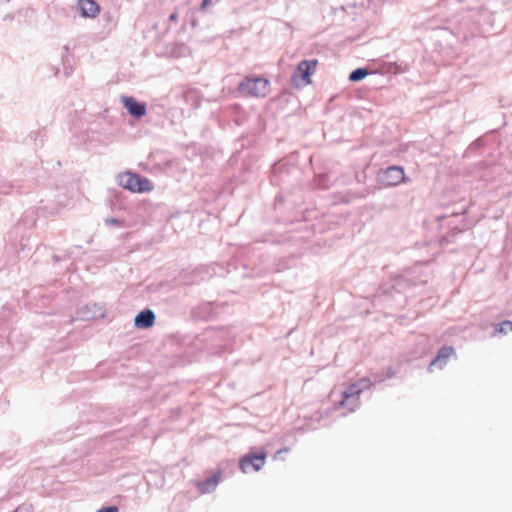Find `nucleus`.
I'll return each instance as SVG.
<instances>
[{
  "instance_id": "5",
  "label": "nucleus",
  "mask_w": 512,
  "mask_h": 512,
  "mask_svg": "<svg viewBox=\"0 0 512 512\" xmlns=\"http://www.w3.org/2000/svg\"><path fill=\"white\" fill-rule=\"evenodd\" d=\"M265 460V452L249 453L242 457V459L240 460V468L244 473H247L250 467L254 471H259L264 466Z\"/></svg>"
},
{
  "instance_id": "11",
  "label": "nucleus",
  "mask_w": 512,
  "mask_h": 512,
  "mask_svg": "<svg viewBox=\"0 0 512 512\" xmlns=\"http://www.w3.org/2000/svg\"><path fill=\"white\" fill-rule=\"evenodd\" d=\"M78 315L84 320H89L96 318L97 316H102L103 313L101 307H98L97 304H92L85 305L84 307L80 308L78 311Z\"/></svg>"
},
{
  "instance_id": "16",
  "label": "nucleus",
  "mask_w": 512,
  "mask_h": 512,
  "mask_svg": "<svg viewBox=\"0 0 512 512\" xmlns=\"http://www.w3.org/2000/svg\"><path fill=\"white\" fill-rule=\"evenodd\" d=\"M14 512H33V507L31 504H22L19 505Z\"/></svg>"
},
{
  "instance_id": "4",
  "label": "nucleus",
  "mask_w": 512,
  "mask_h": 512,
  "mask_svg": "<svg viewBox=\"0 0 512 512\" xmlns=\"http://www.w3.org/2000/svg\"><path fill=\"white\" fill-rule=\"evenodd\" d=\"M379 182L384 186H397L406 182L404 169L400 166H389L378 174Z\"/></svg>"
},
{
  "instance_id": "8",
  "label": "nucleus",
  "mask_w": 512,
  "mask_h": 512,
  "mask_svg": "<svg viewBox=\"0 0 512 512\" xmlns=\"http://www.w3.org/2000/svg\"><path fill=\"white\" fill-rule=\"evenodd\" d=\"M155 319L156 316L151 309H144L136 315L134 325L137 328L148 329L154 325Z\"/></svg>"
},
{
  "instance_id": "14",
  "label": "nucleus",
  "mask_w": 512,
  "mask_h": 512,
  "mask_svg": "<svg viewBox=\"0 0 512 512\" xmlns=\"http://www.w3.org/2000/svg\"><path fill=\"white\" fill-rule=\"evenodd\" d=\"M508 330L512 331V322L508 320L497 324L495 327V331L500 333H507Z\"/></svg>"
},
{
  "instance_id": "2",
  "label": "nucleus",
  "mask_w": 512,
  "mask_h": 512,
  "mask_svg": "<svg viewBox=\"0 0 512 512\" xmlns=\"http://www.w3.org/2000/svg\"><path fill=\"white\" fill-rule=\"evenodd\" d=\"M269 81L264 77H245L238 85V91L244 96L265 97Z\"/></svg>"
},
{
  "instance_id": "7",
  "label": "nucleus",
  "mask_w": 512,
  "mask_h": 512,
  "mask_svg": "<svg viewBox=\"0 0 512 512\" xmlns=\"http://www.w3.org/2000/svg\"><path fill=\"white\" fill-rule=\"evenodd\" d=\"M121 102L128 113L134 118L139 119L143 117L147 112L146 104L143 102H138L132 96H122Z\"/></svg>"
},
{
  "instance_id": "9",
  "label": "nucleus",
  "mask_w": 512,
  "mask_h": 512,
  "mask_svg": "<svg viewBox=\"0 0 512 512\" xmlns=\"http://www.w3.org/2000/svg\"><path fill=\"white\" fill-rule=\"evenodd\" d=\"M454 353V348L452 346H443L439 349L436 357L429 365V371L433 370L434 366L442 369L446 365L447 359Z\"/></svg>"
},
{
  "instance_id": "10",
  "label": "nucleus",
  "mask_w": 512,
  "mask_h": 512,
  "mask_svg": "<svg viewBox=\"0 0 512 512\" xmlns=\"http://www.w3.org/2000/svg\"><path fill=\"white\" fill-rule=\"evenodd\" d=\"M78 9L83 17H95L99 13V5L94 0H79Z\"/></svg>"
},
{
  "instance_id": "17",
  "label": "nucleus",
  "mask_w": 512,
  "mask_h": 512,
  "mask_svg": "<svg viewBox=\"0 0 512 512\" xmlns=\"http://www.w3.org/2000/svg\"><path fill=\"white\" fill-rule=\"evenodd\" d=\"M105 224L108 226L115 225L120 227L122 225V221L117 218L110 217L105 219Z\"/></svg>"
},
{
  "instance_id": "13",
  "label": "nucleus",
  "mask_w": 512,
  "mask_h": 512,
  "mask_svg": "<svg viewBox=\"0 0 512 512\" xmlns=\"http://www.w3.org/2000/svg\"><path fill=\"white\" fill-rule=\"evenodd\" d=\"M370 74V71L367 68L360 67L355 70H353L350 74L348 79L351 82H358L363 80L366 76Z\"/></svg>"
},
{
  "instance_id": "3",
  "label": "nucleus",
  "mask_w": 512,
  "mask_h": 512,
  "mask_svg": "<svg viewBox=\"0 0 512 512\" xmlns=\"http://www.w3.org/2000/svg\"><path fill=\"white\" fill-rule=\"evenodd\" d=\"M318 64L317 59L302 60L297 65L291 76V83L294 87L306 86L311 83V75Z\"/></svg>"
},
{
  "instance_id": "12",
  "label": "nucleus",
  "mask_w": 512,
  "mask_h": 512,
  "mask_svg": "<svg viewBox=\"0 0 512 512\" xmlns=\"http://www.w3.org/2000/svg\"><path fill=\"white\" fill-rule=\"evenodd\" d=\"M217 476L208 477L205 481L200 482L198 487L202 493H208L215 489L217 485Z\"/></svg>"
},
{
  "instance_id": "19",
  "label": "nucleus",
  "mask_w": 512,
  "mask_h": 512,
  "mask_svg": "<svg viewBox=\"0 0 512 512\" xmlns=\"http://www.w3.org/2000/svg\"><path fill=\"white\" fill-rule=\"evenodd\" d=\"M177 19H178V14L176 12H173L172 14H170V16H169L170 21L175 22V21H177Z\"/></svg>"
},
{
  "instance_id": "20",
  "label": "nucleus",
  "mask_w": 512,
  "mask_h": 512,
  "mask_svg": "<svg viewBox=\"0 0 512 512\" xmlns=\"http://www.w3.org/2000/svg\"><path fill=\"white\" fill-rule=\"evenodd\" d=\"M211 2H212V0H203V1H202V8H204V7L208 6V5H210V4H211Z\"/></svg>"
},
{
  "instance_id": "24",
  "label": "nucleus",
  "mask_w": 512,
  "mask_h": 512,
  "mask_svg": "<svg viewBox=\"0 0 512 512\" xmlns=\"http://www.w3.org/2000/svg\"><path fill=\"white\" fill-rule=\"evenodd\" d=\"M14 512V511H13Z\"/></svg>"
},
{
  "instance_id": "21",
  "label": "nucleus",
  "mask_w": 512,
  "mask_h": 512,
  "mask_svg": "<svg viewBox=\"0 0 512 512\" xmlns=\"http://www.w3.org/2000/svg\"><path fill=\"white\" fill-rule=\"evenodd\" d=\"M53 260H54L55 262H58V261L60 260V258H59L58 256L54 255V256H53Z\"/></svg>"
},
{
  "instance_id": "6",
  "label": "nucleus",
  "mask_w": 512,
  "mask_h": 512,
  "mask_svg": "<svg viewBox=\"0 0 512 512\" xmlns=\"http://www.w3.org/2000/svg\"><path fill=\"white\" fill-rule=\"evenodd\" d=\"M360 393L361 388H359V385H355V383L351 384L345 391L342 392L343 398L339 405L341 407H347L350 412H353L359 405Z\"/></svg>"
},
{
  "instance_id": "22",
  "label": "nucleus",
  "mask_w": 512,
  "mask_h": 512,
  "mask_svg": "<svg viewBox=\"0 0 512 512\" xmlns=\"http://www.w3.org/2000/svg\"><path fill=\"white\" fill-rule=\"evenodd\" d=\"M1 192H2V193H4V194L9 193V192H8V190H4V189H2V188H1Z\"/></svg>"
},
{
  "instance_id": "1",
  "label": "nucleus",
  "mask_w": 512,
  "mask_h": 512,
  "mask_svg": "<svg viewBox=\"0 0 512 512\" xmlns=\"http://www.w3.org/2000/svg\"><path fill=\"white\" fill-rule=\"evenodd\" d=\"M118 183L133 193H145L153 190L151 181L137 173L124 172L118 175Z\"/></svg>"
},
{
  "instance_id": "15",
  "label": "nucleus",
  "mask_w": 512,
  "mask_h": 512,
  "mask_svg": "<svg viewBox=\"0 0 512 512\" xmlns=\"http://www.w3.org/2000/svg\"><path fill=\"white\" fill-rule=\"evenodd\" d=\"M355 385H359V388H361L362 392L363 390L368 389L372 385V382L368 378H362L356 382Z\"/></svg>"
},
{
  "instance_id": "18",
  "label": "nucleus",
  "mask_w": 512,
  "mask_h": 512,
  "mask_svg": "<svg viewBox=\"0 0 512 512\" xmlns=\"http://www.w3.org/2000/svg\"><path fill=\"white\" fill-rule=\"evenodd\" d=\"M96 512H119L116 506H106L98 509Z\"/></svg>"
},
{
  "instance_id": "23",
  "label": "nucleus",
  "mask_w": 512,
  "mask_h": 512,
  "mask_svg": "<svg viewBox=\"0 0 512 512\" xmlns=\"http://www.w3.org/2000/svg\"><path fill=\"white\" fill-rule=\"evenodd\" d=\"M391 377H392V373H391V371L389 370V371H388V378H391Z\"/></svg>"
}]
</instances>
